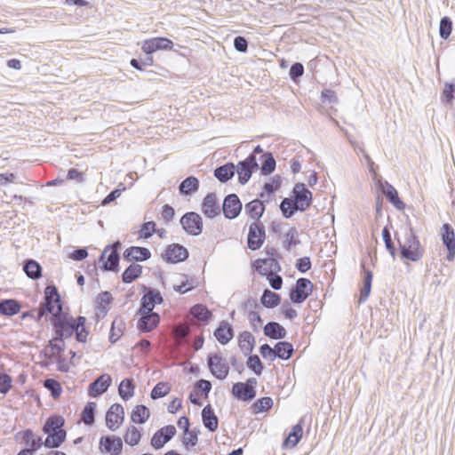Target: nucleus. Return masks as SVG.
Listing matches in <instances>:
<instances>
[{
  "mask_svg": "<svg viewBox=\"0 0 455 455\" xmlns=\"http://www.w3.org/2000/svg\"><path fill=\"white\" fill-rule=\"evenodd\" d=\"M213 335L219 343L225 346L234 338L235 331L231 323L226 320H222L214 330Z\"/></svg>",
  "mask_w": 455,
  "mask_h": 455,
  "instance_id": "29",
  "label": "nucleus"
},
{
  "mask_svg": "<svg viewBox=\"0 0 455 455\" xmlns=\"http://www.w3.org/2000/svg\"><path fill=\"white\" fill-rule=\"evenodd\" d=\"M143 267L137 263H131L122 273L121 279L124 283H132L142 275Z\"/></svg>",
  "mask_w": 455,
  "mask_h": 455,
  "instance_id": "44",
  "label": "nucleus"
},
{
  "mask_svg": "<svg viewBox=\"0 0 455 455\" xmlns=\"http://www.w3.org/2000/svg\"><path fill=\"white\" fill-rule=\"evenodd\" d=\"M65 419L60 414L49 416L43 425L42 431L46 435L44 447L47 449H58L67 439Z\"/></svg>",
  "mask_w": 455,
  "mask_h": 455,
  "instance_id": "3",
  "label": "nucleus"
},
{
  "mask_svg": "<svg viewBox=\"0 0 455 455\" xmlns=\"http://www.w3.org/2000/svg\"><path fill=\"white\" fill-rule=\"evenodd\" d=\"M440 100L443 104L451 106L455 100V78L451 82H445L441 92Z\"/></svg>",
  "mask_w": 455,
  "mask_h": 455,
  "instance_id": "50",
  "label": "nucleus"
},
{
  "mask_svg": "<svg viewBox=\"0 0 455 455\" xmlns=\"http://www.w3.org/2000/svg\"><path fill=\"white\" fill-rule=\"evenodd\" d=\"M266 240V228L262 222L253 221L249 226L247 235V247L251 251L261 248Z\"/></svg>",
  "mask_w": 455,
  "mask_h": 455,
  "instance_id": "12",
  "label": "nucleus"
},
{
  "mask_svg": "<svg viewBox=\"0 0 455 455\" xmlns=\"http://www.w3.org/2000/svg\"><path fill=\"white\" fill-rule=\"evenodd\" d=\"M282 186V178L276 174L273 176L268 182H265L263 185L264 190H267L270 194L274 195Z\"/></svg>",
  "mask_w": 455,
  "mask_h": 455,
  "instance_id": "64",
  "label": "nucleus"
},
{
  "mask_svg": "<svg viewBox=\"0 0 455 455\" xmlns=\"http://www.w3.org/2000/svg\"><path fill=\"white\" fill-rule=\"evenodd\" d=\"M382 239L385 244V248L387 251V252L390 254V256L393 258V259H395L397 256V249L395 242L391 236L390 229L387 226H385L381 232Z\"/></svg>",
  "mask_w": 455,
  "mask_h": 455,
  "instance_id": "52",
  "label": "nucleus"
},
{
  "mask_svg": "<svg viewBox=\"0 0 455 455\" xmlns=\"http://www.w3.org/2000/svg\"><path fill=\"white\" fill-rule=\"evenodd\" d=\"M123 446V440L120 436L105 435L100 438L99 450L103 454L121 455Z\"/></svg>",
  "mask_w": 455,
  "mask_h": 455,
  "instance_id": "15",
  "label": "nucleus"
},
{
  "mask_svg": "<svg viewBox=\"0 0 455 455\" xmlns=\"http://www.w3.org/2000/svg\"><path fill=\"white\" fill-rule=\"evenodd\" d=\"M65 340L66 339L59 341V339H55V335H53L52 338L48 341L46 348L43 350L40 354L45 355L46 350L50 349L54 355H62L66 348Z\"/></svg>",
  "mask_w": 455,
  "mask_h": 455,
  "instance_id": "56",
  "label": "nucleus"
},
{
  "mask_svg": "<svg viewBox=\"0 0 455 455\" xmlns=\"http://www.w3.org/2000/svg\"><path fill=\"white\" fill-rule=\"evenodd\" d=\"M314 284L306 277H299L296 283L290 289L289 298L292 304L299 305L303 303L313 292Z\"/></svg>",
  "mask_w": 455,
  "mask_h": 455,
  "instance_id": "5",
  "label": "nucleus"
},
{
  "mask_svg": "<svg viewBox=\"0 0 455 455\" xmlns=\"http://www.w3.org/2000/svg\"><path fill=\"white\" fill-rule=\"evenodd\" d=\"M68 331H70L69 339L75 335V339L78 343H86L87 337L90 334V331L86 326L87 318L84 315L74 317L68 313Z\"/></svg>",
  "mask_w": 455,
  "mask_h": 455,
  "instance_id": "9",
  "label": "nucleus"
},
{
  "mask_svg": "<svg viewBox=\"0 0 455 455\" xmlns=\"http://www.w3.org/2000/svg\"><path fill=\"white\" fill-rule=\"evenodd\" d=\"M201 416L204 427L212 433L216 432L219 427V418L210 403L203 408Z\"/></svg>",
  "mask_w": 455,
  "mask_h": 455,
  "instance_id": "31",
  "label": "nucleus"
},
{
  "mask_svg": "<svg viewBox=\"0 0 455 455\" xmlns=\"http://www.w3.org/2000/svg\"><path fill=\"white\" fill-rule=\"evenodd\" d=\"M174 43L165 36H156L142 42L141 50L145 54H153L158 51L172 50Z\"/></svg>",
  "mask_w": 455,
  "mask_h": 455,
  "instance_id": "16",
  "label": "nucleus"
},
{
  "mask_svg": "<svg viewBox=\"0 0 455 455\" xmlns=\"http://www.w3.org/2000/svg\"><path fill=\"white\" fill-rule=\"evenodd\" d=\"M304 66L301 62H294L290 68L289 77L293 83L297 84L304 75Z\"/></svg>",
  "mask_w": 455,
  "mask_h": 455,
  "instance_id": "63",
  "label": "nucleus"
},
{
  "mask_svg": "<svg viewBox=\"0 0 455 455\" xmlns=\"http://www.w3.org/2000/svg\"><path fill=\"white\" fill-rule=\"evenodd\" d=\"M306 422V416H302L299 421L292 426L291 431L284 435L282 448L284 450L293 449L303 437V429Z\"/></svg>",
  "mask_w": 455,
  "mask_h": 455,
  "instance_id": "18",
  "label": "nucleus"
},
{
  "mask_svg": "<svg viewBox=\"0 0 455 455\" xmlns=\"http://www.w3.org/2000/svg\"><path fill=\"white\" fill-rule=\"evenodd\" d=\"M121 248L116 247L108 255L106 260L100 266V269L108 272L118 273L120 270V251Z\"/></svg>",
  "mask_w": 455,
  "mask_h": 455,
  "instance_id": "36",
  "label": "nucleus"
},
{
  "mask_svg": "<svg viewBox=\"0 0 455 455\" xmlns=\"http://www.w3.org/2000/svg\"><path fill=\"white\" fill-rule=\"evenodd\" d=\"M380 191L386 199L398 211H403L406 208V204L399 196V193L396 188L385 180L381 183Z\"/></svg>",
  "mask_w": 455,
  "mask_h": 455,
  "instance_id": "25",
  "label": "nucleus"
},
{
  "mask_svg": "<svg viewBox=\"0 0 455 455\" xmlns=\"http://www.w3.org/2000/svg\"><path fill=\"white\" fill-rule=\"evenodd\" d=\"M14 437L16 440H20V443L24 445V449L35 455L42 446H44L43 437L36 435L31 428L18 432Z\"/></svg>",
  "mask_w": 455,
  "mask_h": 455,
  "instance_id": "11",
  "label": "nucleus"
},
{
  "mask_svg": "<svg viewBox=\"0 0 455 455\" xmlns=\"http://www.w3.org/2000/svg\"><path fill=\"white\" fill-rule=\"evenodd\" d=\"M188 257V248L177 243L168 244L161 254L162 259L168 264H178L186 261Z\"/></svg>",
  "mask_w": 455,
  "mask_h": 455,
  "instance_id": "8",
  "label": "nucleus"
},
{
  "mask_svg": "<svg viewBox=\"0 0 455 455\" xmlns=\"http://www.w3.org/2000/svg\"><path fill=\"white\" fill-rule=\"evenodd\" d=\"M294 347L292 343L286 340H280L275 344V360L279 358L283 361L291 359L294 354Z\"/></svg>",
  "mask_w": 455,
  "mask_h": 455,
  "instance_id": "38",
  "label": "nucleus"
},
{
  "mask_svg": "<svg viewBox=\"0 0 455 455\" xmlns=\"http://www.w3.org/2000/svg\"><path fill=\"white\" fill-rule=\"evenodd\" d=\"M171 391V387L166 382L160 381L156 383L150 392V398L157 400L167 395Z\"/></svg>",
  "mask_w": 455,
  "mask_h": 455,
  "instance_id": "60",
  "label": "nucleus"
},
{
  "mask_svg": "<svg viewBox=\"0 0 455 455\" xmlns=\"http://www.w3.org/2000/svg\"><path fill=\"white\" fill-rule=\"evenodd\" d=\"M44 387L50 392L51 396L56 400L59 399L63 392L60 382L55 379H46L43 382Z\"/></svg>",
  "mask_w": 455,
  "mask_h": 455,
  "instance_id": "55",
  "label": "nucleus"
},
{
  "mask_svg": "<svg viewBox=\"0 0 455 455\" xmlns=\"http://www.w3.org/2000/svg\"><path fill=\"white\" fill-rule=\"evenodd\" d=\"M156 223L154 220L145 221L140 225L139 235L142 239H148L156 233Z\"/></svg>",
  "mask_w": 455,
  "mask_h": 455,
  "instance_id": "61",
  "label": "nucleus"
},
{
  "mask_svg": "<svg viewBox=\"0 0 455 455\" xmlns=\"http://www.w3.org/2000/svg\"><path fill=\"white\" fill-rule=\"evenodd\" d=\"M231 394L237 401L251 402L256 397L257 391H251L245 383L238 381L233 384Z\"/></svg>",
  "mask_w": 455,
  "mask_h": 455,
  "instance_id": "30",
  "label": "nucleus"
},
{
  "mask_svg": "<svg viewBox=\"0 0 455 455\" xmlns=\"http://www.w3.org/2000/svg\"><path fill=\"white\" fill-rule=\"evenodd\" d=\"M207 368L211 374L219 380H224L229 374L230 367L222 354L210 353L206 357Z\"/></svg>",
  "mask_w": 455,
  "mask_h": 455,
  "instance_id": "4",
  "label": "nucleus"
},
{
  "mask_svg": "<svg viewBox=\"0 0 455 455\" xmlns=\"http://www.w3.org/2000/svg\"><path fill=\"white\" fill-rule=\"evenodd\" d=\"M245 213L252 219L254 221L260 222L259 220L263 216L266 211L265 202H261L260 199H253L244 206Z\"/></svg>",
  "mask_w": 455,
  "mask_h": 455,
  "instance_id": "33",
  "label": "nucleus"
},
{
  "mask_svg": "<svg viewBox=\"0 0 455 455\" xmlns=\"http://www.w3.org/2000/svg\"><path fill=\"white\" fill-rule=\"evenodd\" d=\"M235 173V165L232 162H228L214 169V177L221 183H227L233 179Z\"/></svg>",
  "mask_w": 455,
  "mask_h": 455,
  "instance_id": "34",
  "label": "nucleus"
},
{
  "mask_svg": "<svg viewBox=\"0 0 455 455\" xmlns=\"http://www.w3.org/2000/svg\"><path fill=\"white\" fill-rule=\"evenodd\" d=\"M268 262V259H258L254 260L251 267L260 275L267 277L272 289L275 291H279L283 287V277L279 275H271L268 273L267 268L264 267L267 266Z\"/></svg>",
  "mask_w": 455,
  "mask_h": 455,
  "instance_id": "17",
  "label": "nucleus"
},
{
  "mask_svg": "<svg viewBox=\"0 0 455 455\" xmlns=\"http://www.w3.org/2000/svg\"><path fill=\"white\" fill-rule=\"evenodd\" d=\"M150 417L149 409L144 404L136 405L131 412V420L135 424H144Z\"/></svg>",
  "mask_w": 455,
  "mask_h": 455,
  "instance_id": "46",
  "label": "nucleus"
},
{
  "mask_svg": "<svg viewBox=\"0 0 455 455\" xmlns=\"http://www.w3.org/2000/svg\"><path fill=\"white\" fill-rule=\"evenodd\" d=\"M242 210L243 204L236 194L231 193L224 197L221 211L225 219L230 220L236 219L240 215Z\"/></svg>",
  "mask_w": 455,
  "mask_h": 455,
  "instance_id": "14",
  "label": "nucleus"
},
{
  "mask_svg": "<svg viewBox=\"0 0 455 455\" xmlns=\"http://www.w3.org/2000/svg\"><path fill=\"white\" fill-rule=\"evenodd\" d=\"M53 335H55V339L61 341L62 339H69V321H68V312L65 315L55 320L51 323Z\"/></svg>",
  "mask_w": 455,
  "mask_h": 455,
  "instance_id": "28",
  "label": "nucleus"
},
{
  "mask_svg": "<svg viewBox=\"0 0 455 455\" xmlns=\"http://www.w3.org/2000/svg\"><path fill=\"white\" fill-rule=\"evenodd\" d=\"M22 268L26 275L31 280H38L42 277L43 267L34 259H26L22 262Z\"/></svg>",
  "mask_w": 455,
  "mask_h": 455,
  "instance_id": "40",
  "label": "nucleus"
},
{
  "mask_svg": "<svg viewBox=\"0 0 455 455\" xmlns=\"http://www.w3.org/2000/svg\"><path fill=\"white\" fill-rule=\"evenodd\" d=\"M139 315L137 322V329L140 333H146L154 331L158 327L161 322V316L159 313L147 309L144 313H137Z\"/></svg>",
  "mask_w": 455,
  "mask_h": 455,
  "instance_id": "13",
  "label": "nucleus"
},
{
  "mask_svg": "<svg viewBox=\"0 0 455 455\" xmlns=\"http://www.w3.org/2000/svg\"><path fill=\"white\" fill-rule=\"evenodd\" d=\"M180 224L189 235L197 236L202 234L204 221L201 215L196 212H188L182 215Z\"/></svg>",
  "mask_w": 455,
  "mask_h": 455,
  "instance_id": "7",
  "label": "nucleus"
},
{
  "mask_svg": "<svg viewBox=\"0 0 455 455\" xmlns=\"http://www.w3.org/2000/svg\"><path fill=\"white\" fill-rule=\"evenodd\" d=\"M136 385L132 378L124 379L118 385V395L124 401L130 400L135 394Z\"/></svg>",
  "mask_w": 455,
  "mask_h": 455,
  "instance_id": "43",
  "label": "nucleus"
},
{
  "mask_svg": "<svg viewBox=\"0 0 455 455\" xmlns=\"http://www.w3.org/2000/svg\"><path fill=\"white\" fill-rule=\"evenodd\" d=\"M126 189L125 186L123 183H120L116 188L110 191L101 201V205L106 206L112 202L116 201L122 194L123 191Z\"/></svg>",
  "mask_w": 455,
  "mask_h": 455,
  "instance_id": "62",
  "label": "nucleus"
},
{
  "mask_svg": "<svg viewBox=\"0 0 455 455\" xmlns=\"http://www.w3.org/2000/svg\"><path fill=\"white\" fill-rule=\"evenodd\" d=\"M68 311L64 310V306H54L50 307V305L47 307H44V313L46 315V322H49L52 323L63 315H65Z\"/></svg>",
  "mask_w": 455,
  "mask_h": 455,
  "instance_id": "59",
  "label": "nucleus"
},
{
  "mask_svg": "<svg viewBox=\"0 0 455 455\" xmlns=\"http://www.w3.org/2000/svg\"><path fill=\"white\" fill-rule=\"evenodd\" d=\"M193 317L197 319L204 326L208 325L213 317L212 312L204 304H196L190 308Z\"/></svg>",
  "mask_w": 455,
  "mask_h": 455,
  "instance_id": "39",
  "label": "nucleus"
},
{
  "mask_svg": "<svg viewBox=\"0 0 455 455\" xmlns=\"http://www.w3.org/2000/svg\"><path fill=\"white\" fill-rule=\"evenodd\" d=\"M124 322L120 317H116L111 323L108 340L111 344L116 343L122 337L124 330Z\"/></svg>",
  "mask_w": 455,
  "mask_h": 455,
  "instance_id": "49",
  "label": "nucleus"
},
{
  "mask_svg": "<svg viewBox=\"0 0 455 455\" xmlns=\"http://www.w3.org/2000/svg\"><path fill=\"white\" fill-rule=\"evenodd\" d=\"M39 305L44 308L54 306H64L60 293L55 284H49L44 290V296Z\"/></svg>",
  "mask_w": 455,
  "mask_h": 455,
  "instance_id": "26",
  "label": "nucleus"
},
{
  "mask_svg": "<svg viewBox=\"0 0 455 455\" xmlns=\"http://www.w3.org/2000/svg\"><path fill=\"white\" fill-rule=\"evenodd\" d=\"M453 28L452 20L449 16H443L439 22V36L443 40H447Z\"/></svg>",
  "mask_w": 455,
  "mask_h": 455,
  "instance_id": "57",
  "label": "nucleus"
},
{
  "mask_svg": "<svg viewBox=\"0 0 455 455\" xmlns=\"http://www.w3.org/2000/svg\"><path fill=\"white\" fill-rule=\"evenodd\" d=\"M21 303L16 299H0V315L11 317L20 312Z\"/></svg>",
  "mask_w": 455,
  "mask_h": 455,
  "instance_id": "37",
  "label": "nucleus"
},
{
  "mask_svg": "<svg viewBox=\"0 0 455 455\" xmlns=\"http://www.w3.org/2000/svg\"><path fill=\"white\" fill-rule=\"evenodd\" d=\"M313 204V193L303 182L294 184L290 197L283 198L279 204L284 219L292 218L296 212L307 211Z\"/></svg>",
  "mask_w": 455,
  "mask_h": 455,
  "instance_id": "2",
  "label": "nucleus"
},
{
  "mask_svg": "<svg viewBox=\"0 0 455 455\" xmlns=\"http://www.w3.org/2000/svg\"><path fill=\"white\" fill-rule=\"evenodd\" d=\"M261 166L259 167L260 173L262 175H270L272 174L276 166V161L270 151H267L263 153V156H260Z\"/></svg>",
  "mask_w": 455,
  "mask_h": 455,
  "instance_id": "47",
  "label": "nucleus"
},
{
  "mask_svg": "<svg viewBox=\"0 0 455 455\" xmlns=\"http://www.w3.org/2000/svg\"><path fill=\"white\" fill-rule=\"evenodd\" d=\"M255 337L248 331H243L238 335V347L244 355L251 353L255 347Z\"/></svg>",
  "mask_w": 455,
  "mask_h": 455,
  "instance_id": "42",
  "label": "nucleus"
},
{
  "mask_svg": "<svg viewBox=\"0 0 455 455\" xmlns=\"http://www.w3.org/2000/svg\"><path fill=\"white\" fill-rule=\"evenodd\" d=\"M441 240L447 249L446 259L448 261H453L455 259V232L452 226L450 223L443 224L441 228Z\"/></svg>",
  "mask_w": 455,
  "mask_h": 455,
  "instance_id": "22",
  "label": "nucleus"
},
{
  "mask_svg": "<svg viewBox=\"0 0 455 455\" xmlns=\"http://www.w3.org/2000/svg\"><path fill=\"white\" fill-rule=\"evenodd\" d=\"M140 289L144 291V294L141 297L137 313H144L147 309L154 311L156 305H162L164 303V298L160 291L156 288L141 284Z\"/></svg>",
  "mask_w": 455,
  "mask_h": 455,
  "instance_id": "6",
  "label": "nucleus"
},
{
  "mask_svg": "<svg viewBox=\"0 0 455 455\" xmlns=\"http://www.w3.org/2000/svg\"><path fill=\"white\" fill-rule=\"evenodd\" d=\"M362 267V285L360 287V294L358 297V304H362L366 301L371 291L373 273L371 270L365 267L364 263H361Z\"/></svg>",
  "mask_w": 455,
  "mask_h": 455,
  "instance_id": "27",
  "label": "nucleus"
},
{
  "mask_svg": "<svg viewBox=\"0 0 455 455\" xmlns=\"http://www.w3.org/2000/svg\"><path fill=\"white\" fill-rule=\"evenodd\" d=\"M264 335L270 339H283L287 335L286 329L278 322L270 321L263 327Z\"/></svg>",
  "mask_w": 455,
  "mask_h": 455,
  "instance_id": "35",
  "label": "nucleus"
},
{
  "mask_svg": "<svg viewBox=\"0 0 455 455\" xmlns=\"http://www.w3.org/2000/svg\"><path fill=\"white\" fill-rule=\"evenodd\" d=\"M177 430L173 425H166L157 429L151 437L150 445L159 450L170 442L176 435Z\"/></svg>",
  "mask_w": 455,
  "mask_h": 455,
  "instance_id": "19",
  "label": "nucleus"
},
{
  "mask_svg": "<svg viewBox=\"0 0 455 455\" xmlns=\"http://www.w3.org/2000/svg\"><path fill=\"white\" fill-rule=\"evenodd\" d=\"M273 404V399L270 396H263L253 402L251 411L254 414L263 413L271 409Z\"/></svg>",
  "mask_w": 455,
  "mask_h": 455,
  "instance_id": "51",
  "label": "nucleus"
},
{
  "mask_svg": "<svg viewBox=\"0 0 455 455\" xmlns=\"http://www.w3.org/2000/svg\"><path fill=\"white\" fill-rule=\"evenodd\" d=\"M106 426L111 431H116L124 420V409L121 403L112 404L106 412Z\"/></svg>",
  "mask_w": 455,
  "mask_h": 455,
  "instance_id": "21",
  "label": "nucleus"
},
{
  "mask_svg": "<svg viewBox=\"0 0 455 455\" xmlns=\"http://www.w3.org/2000/svg\"><path fill=\"white\" fill-rule=\"evenodd\" d=\"M299 232L295 227H291L284 235L283 246L290 251L291 247L299 244Z\"/></svg>",
  "mask_w": 455,
  "mask_h": 455,
  "instance_id": "58",
  "label": "nucleus"
},
{
  "mask_svg": "<svg viewBox=\"0 0 455 455\" xmlns=\"http://www.w3.org/2000/svg\"><path fill=\"white\" fill-rule=\"evenodd\" d=\"M247 356L246 366L256 376H260L264 371V364L258 355L250 353Z\"/></svg>",
  "mask_w": 455,
  "mask_h": 455,
  "instance_id": "53",
  "label": "nucleus"
},
{
  "mask_svg": "<svg viewBox=\"0 0 455 455\" xmlns=\"http://www.w3.org/2000/svg\"><path fill=\"white\" fill-rule=\"evenodd\" d=\"M114 298L110 291H100L95 299V308L102 314V317H105L110 309Z\"/></svg>",
  "mask_w": 455,
  "mask_h": 455,
  "instance_id": "41",
  "label": "nucleus"
},
{
  "mask_svg": "<svg viewBox=\"0 0 455 455\" xmlns=\"http://www.w3.org/2000/svg\"><path fill=\"white\" fill-rule=\"evenodd\" d=\"M394 239L396 241L398 245L397 256L404 263L418 262L422 259L425 253V249L420 243L416 230L410 220H407L405 223L403 241H402L398 232L396 231L394 234Z\"/></svg>",
  "mask_w": 455,
  "mask_h": 455,
  "instance_id": "1",
  "label": "nucleus"
},
{
  "mask_svg": "<svg viewBox=\"0 0 455 455\" xmlns=\"http://www.w3.org/2000/svg\"><path fill=\"white\" fill-rule=\"evenodd\" d=\"M141 437L142 434L140 430L134 426H130L127 428L125 435H124V440L127 444L134 447L140 443Z\"/></svg>",
  "mask_w": 455,
  "mask_h": 455,
  "instance_id": "54",
  "label": "nucleus"
},
{
  "mask_svg": "<svg viewBox=\"0 0 455 455\" xmlns=\"http://www.w3.org/2000/svg\"><path fill=\"white\" fill-rule=\"evenodd\" d=\"M259 169V165L258 164L257 158L251 155H248L245 159L239 161L235 165V172L238 175V182L241 185H245L248 183L252 174Z\"/></svg>",
  "mask_w": 455,
  "mask_h": 455,
  "instance_id": "10",
  "label": "nucleus"
},
{
  "mask_svg": "<svg viewBox=\"0 0 455 455\" xmlns=\"http://www.w3.org/2000/svg\"><path fill=\"white\" fill-rule=\"evenodd\" d=\"M111 384V375L103 373L88 385L87 394L91 398H98L108 391Z\"/></svg>",
  "mask_w": 455,
  "mask_h": 455,
  "instance_id": "20",
  "label": "nucleus"
},
{
  "mask_svg": "<svg viewBox=\"0 0 455 455\" xmlns=\"http://www.w3.org/2000/svg\"><path fill=\"white\" fill-rule=\"evenodd\" d=\"M282 300L281 295L266 288L260 297V304L266 308H275L280 305Z\"/></svg>",
  "mask_w": 455,
  "mask_h": 455,
  "instance_id": "45",
  "label": "nucleus"
},
{
  "mask_svg": "<svg viewBox=\"0 0 455 455\" xmlns=\"http://www.w3.org/2000/svg\"><path fill=\"white\" fill-rule=\"evenodd\" d=\"M200 188V181L197 177L190 175L184 179L178 187L180 196H190L196 194Z\"/></svg>",
  "mask_w": 455,
  "mask_h": 455,
  "instance_id": "32",
  "label": "nucleus"
},
{
  "mask_svg": "<svg viewBox=\"0 0 455 455\" xmlns=\"http://www.w3.org/2000/svg\"><path fill=\"white\" fill-rule=\"evenodd\" d=\"M201 211L208 219H214L221 212L217 195L213 192L206 194L201 203Z\"/></svg>",
  "mask_w": 455,
  "mask_h": 455,
  "instance_id": "24",
  "label": "nucleus"
},
{
  "mask_svg": "<svg viewBox=\"0 0 455 455\" xmlns=\"http://www.w3.org/2000/svg\"><path fill=\"white\" fill-rule=\"evenodd\" d=\"M152 254L148 248L132 245L123 252V259L128 263L144 262L151 258Z\"/></svg>",
  "mask_w": 455,
  "mask_h": 455,
  "instance_id": "23",
  "label": "nucleus"
},
{
  "mask_svg": "<svg viewBox=\"0 0 455 455\" xmlns=\"http://www.w3.org/2000/svg\"><path fill=\"white\" fill-rule=\"evenodd\" d=\"M96 411L97 403L95 402H87L81 411V418L85 426L92 427L94 425Z\"/></svg>",
  "mask_w": 455,
  "mask_h": 455,
  "instance_id": "48",
  "label": "nucleus"
}]
</instances>
